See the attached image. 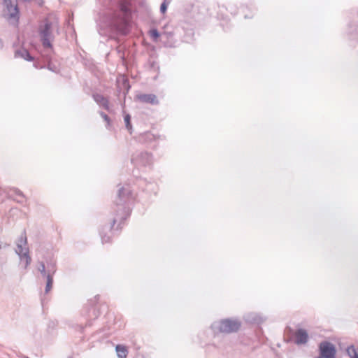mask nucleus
Returning a JSON list of instances; mask_svg holds the SVG:
<instances>
[{
  "label": "nucleus",
  "mask_w": 358,
  "mask_h": 358,
  "mask_svg": "<svg viewBox=\"0 0 358 358\" xmlns=\"http://www.w3.org/2000/svg\"><path fill=\"white\" fill-rule=\"evenodd\" d=\"M131 196V191L129 187H122L119 189L117 198L115 200V215L113 219L112 225L110 227H106L107 229H110V231L117 222H118L117 230L120 229L122 228L120 227L121 224L129 216L131 210L127 203L129 201Z\"/></svg>",
  "instance_id": "f257e3e1"
},
{
  "label": "nucleus",
  "mask_w": 358,
  "mask_h": 358,
  "mask_svg": "<svg viewBox=\"0 0 358 358\" xmlns=\"http://www.w3.org/2000/svg\"><path fill=\"white\" fill-rule=\"evenodd\" d=\"M131 22V3L127 0H121L119 10L114 13L113 26L122 34L127 35L130 31Z\"/></svg>",
  "instance_id": "f03ea898"
},
{
  "label": "nucleus",
  "mask_w": 358,
  "mask_h": 358,
  "mask_svg": "<svg viewBox=\"0 0 358 358\" xmlns=\"http://www.w3.org/2000/svg\"><path fill=\"white\" fill-rule=\"evenodd\" d=\"M241 322L238 319L226 318L215 322L211 328L215 333L231 334L238 331Z\"/></svg>",
  "instance_id": "7ed1b4c3"
},
{
  "label": "nucleus",
  "mask_w": 358,
  "mask_h": 358,
  "mask_svg": "<svg viewBox=\"0 0 358 358\" xmlns=\"http://www.w3.org/2000/svg\"><path fill=\"white\" fill-rule=\"evenodd\" d=\"M38 32L43 46L44 48H52L51 41L54 39L52 22L48 18H45L41 22L38 26Z\"/></svg>",
  "instance_id": "20e7f679"
},
{
  "label": "nucleus",
  "mask_w": 358,
  "mask_h": 358,
  "mask_svg": "<svg viewBox=\"0 0 358 358\" xmlns=\"http://www.w3.org/2000/svg\"><path fill=\"white\" fill-rule=\"evenodd\" d=\"M131 162L136 169L146 167L152 164V157L148 152L136 151L132 155Z\"/></svg>",
  "instance_id": "39448f33"
},
{
  "label": "nucleus",
  "mask_w": 358,
  "mask_h": 358,
  "mask_svg": "<svg viewBox=\"0 0 358 358\" xmlns=\"http://www.w3.org/2000/svg\"><path fill=\"white\" fill-rule=\"evenodd\" d=\"M336 346L329 341H322L319 344V355L315 358H336Z\"/></svg>",
  "instance_id": "423d86ee"
},
{
  "label": "nucleus",
  "mask_w": 358,
  "mask_h": 358,
  "mask_svg": "<svg viewBox=\"0 0 358 358\" xmlns=\"http://www.w3.org/2000/svg\"><path fill=\"white\" fill-rule=\"evenodd\" d=\"M17 249L15 250V252L19 255L20 259L22 261L24 259H25V266L24 268L27 267L31 264V258L29 255V249L27 248L25 252H23L22 243L26 245L27 243V239L25 234V231H24L23 234L20 236L19 238Z\"/></svg>",
  "instance_id": "0eeeda50"
},
{
  "label": "nucleus",
  "mask_w": 358,
  "mask_h": 358,
  "mask_svg": "<svg viewBox=\"0 0 358 358\" xmlns=\"http://www.w3.org/2000/svg\"><path fill=\"white\" fill-rule=\"evenodd\" d=\"M3 3L6 9L8 19L9 20H13L15 23H17L20 18V12L17 0H3Z\"/></svg>",
  "instance_id": "6e6552de"
},
{
  "label": "nucleus",
  "mask_w": 358,
  "mask_h": 358,
  "mask_svg": "<svg viewBox=\"0 0 358 358\" xmlns=\"http://www.w3.org/2000/svg\"><path fill=\"white\" fill-rule=\"evenodd\" d=\"M136 99L141 103H150L151 105L156 106L159 103L157 96L154 94H140L136 95Z\"/></svg>",
  "instance_id": "1a4fd4ad"
},
{
  "label": "nucleus",
  "mask_w": 358,
  "mask_h": 358,
  "mask_svg": "<svg viewBox=\"0 0 358 358\" xmlns=\"http://www.w3.org/2000/svg\"><path fill=\"white\" fill-rule=\"evenodd\" d=\"M295 341L294 343L297 345H304L308 341V334L306 330L303 329H298L294 334Z\"/></svg>",
  "instance_id": "9d476101"
},
{
  "label": "nucleus",
  "mask_w": 358,
  "mask_h": 358,
  "mask_svg": "<svg viewBox=\"0 0 358 358\" xmlns=\"http://www.w3.org/2000/svg\"><path fill=\"white\" fill-rule=\"evenodd\" d=\"M15 57H21L28 62H31L34 60V57H32L30 55L29 52L24 48L15 50Z\"/></svg>",
  "instance_id": "9b49d317"
},
{
  "label": "nucleus",
  "mask_w": 358,
  "mask_h": 358,
  "mask_svg": "<svg viewBox=\"0 0 358 358\" xmlns=\"http://www.w3.org/2000/svg\"><path fill=\"white\" fill-rule=\"evenodd\" d=\"M94 100L100 106H101L104 109L109 110V103L107 98L103 96L100 94H93Z\"/></svg>",
  "instance_id": "f8f14e48"
},
{
  "label": "nucleus",
  "mask_w": 358,
  "mask_h": 358,
  "mask_svg": "<svg viewBox=\"0 0 358 358\" xmlns=\"http://www.w3.org/2000/svg\"><path fill=\"white\" fill-rule=\"evenodd\" d=\"M115 350L119 358H127L128 350L127 348L122 345H117Z\"/></svg>",
  "instance_id": "ddd939ff"
},
{
  "label": "nucleus",
  "mask_w": 358,
  "mask_h": 358,
  "mask_svg": "<svg viewBox=\"0 0 358 358\" xmlns=\"http://www.w3.org/2000/svg\"><path fill=\"white\" fill-rule=\"evenodd\" d=\"M247 320L251 323L260 324L264 322L263 318L255 313L250 314L247 316Z\"/></svg>",
  "instance_id": "4468645a"
},
{
  "label": "nucleus",
  "mask_w": 358,
  "mask_h": 358,
  "mask_svg": "<svg viewBox=\"0 0 358 358\" xmlns=\"http://www.w3.org/2000/svg\"><path fill=\"white\" fill-rule=\"evenodd\" d=\"M346 352L350 358H358V352L352 345L348 347Z\"/></svg>",
  "instance_id": "2eb2a0df"
},
{
  "label": "nucleus",
  "mask_w": 358,
  "mask_h": 358,
  "mask_svg": "<svg viewBox=\"0 0 358 358\" xmlns=\"http://www.w3.org/2000/svg\"><path fill=\"white\" fill-rule=\"evenodd\" d=\"M48 274L53 276L56 272V263L55 262H50L47 263Z\"/></svg>",
  "instance_id": "dca6fc26"
},
{
  "label": "nucleus",
  "mask_w": 358,
  "mask_h": 358,
  "mask_svg": "<svg viewBox=\"0 0 358 358\" xmlns=\"http://www.w3.org/2000/svg\"><path fill=\"white\" fill-rule=\"evenodd\" d=\"M46 278H47V282H46L45 292L46 294H48L51 290V289L52 287L53 276H51L50 275H47Z\"/></svg>",
  "instance_id": "f3484780"
},
{
  "label": "nucleus",
  "mask_w": 358,
  "mask_h": 358,
  "mask_svg": "<svg viewBox=\"0 0 358 358\" xmlns=\"http://www.w3.org/2000/svg\"><path fill=\"white\" fill-rule=\"evenodd\" d=\"M11 191L13 192V193L17 196L20 198V199H14L16 200L18 203H22L23 200H24V195L22 193V192H21L20 189H18L17 188H14Z\"/></svg>",
  "instance_id": "a211bd4d"
},
{
  "label": "nucleus",
  "mask_w": 358,
  "mask_h": 358,
  "mask_svg": "<svg viewBox=\"0 0 358 358\" xmlns=\"http://www.w3.org/2000/svg\"><path fill=\"white\" fill-rule=\"evenodd\" d=\"M124 122H125L126 128L128 129V131L130 133H131V130L132 129V125H131V116H130V115L127 114L124 117Z\"/></svg>",
  "instance_id": "6ab92c4d"
},
{
  "label": "nucleus",
  "mask_w": 358,
  "mask_h": 358,
  "mask_svg": "<svg viewBox=\"0 0 358 358\" xmlns=\"http://www.w3.org/2000/svg\"><path fill=\"white\" fill-rule=\"evenodd\" d=\"M150 36L152 38L154 41H157L159 37L160 36V34L157 29H152L149 31Z\"/></svg>",
  "instance_id": "aec40b11"
},
{
  "label": "nucleus",
  "mask_w": 358,
  "mask_h": 358,
  "mask_svg": "<svg viewBox=\"0 0 358 358\" xmlns=\"http://www.w3.org/2000/svg\"><path fill=\"white\" fill-rule=\"evenodd\" d=\"M142 137L143 138V141L145 142H151L155 139V136L150 132L144 134Z\"/></svg>",
  "instance_id": "412c9836"
},
{
  "label": "nucleus",
  "mask_w": 358,
  "mask_h": 358,
  "mask_svg": "<svg viewBox=\"0 0 358 358\" xmlns=\"http://www.w3.org/2000/svg\"><path fill=\"white\" fill-rule=\"evenodd\" d=\"M38 269L43 276H47L48 269L46 270L45 264L43 262L39 263V266Z\"/></svg>",
  "instance_id": "4be33fe9"
},
{
  "label": "nucleus",
  "mask_w": 358,
  "mask_h": 358,
  "mask_svg": "<svg viewBox=\"0 0 358 358\" xmlns=\"http://www.w3.org/2000/svg\"><path fill=\"white\" fill-rule=\"evenodd\" d=\"M122 86H123L124 89L126 91V92H124V94L128 93V92H129L130 87H131L128 79H127V78H124L123 79V80H122Z\"/></svg>",
  "instance_id": "5701e85b"
},
{
  "label": "nucleus",
  "mask_w": 358,
  "mask_h": 358,
  "mask_svg": "<svg viewBox=\"0 0 358 358\" xmlns=\"http://www.w3.org/2000/svg\"><path fill=\"white\" fill-rule=\"evenodd\" d=\"M169 3H170V1H167L166 0H164V1L162 3V4H161V6H160V12H161L162 13H163V14H164V13H165L166 12V10H167V7H168V5H169Z\"/></svg>",
  "instance_id": "b1692460"
},
{
  "label": "nucleus",
  "mask_w": 358,
  "mask_h": 358,
  "mask_svg": "<svg viewBox=\"0 0 358 358\" xmlns=\"http://www.w3.org/2000/svg\"><path fill=\"white\" fill-rule=\"evenodd\" d=\"M99 115L101 116V117L106 122L107 124H106V127L107 128H109L110 127V117L108 116V115H106L105 113L102 112V111H100L99 112Z\"/></svg>",
  "instance_id": "393cba45"
},
{
  "label": "nucleus",
  "mask_w": 358,
  "mask_h": 358,
  "mask_svg": "<svg viewBox=\"0 0 358 358\" xmlns=\"http://www.w3.org/2000/svg\"><path fill=\"white\" fill-rule=\"evenodd\" d=\"M103 230V229H102ZM100 236L101 238L102 243H109L110 241V236L103 234V231H100Z\"/></svg>",
  "instance_id": "a878e982"
},
{
  "label": "nucleus",
  "mask_w": 358,
  "mask_h": 358,
  "mask_svg": "<svg viewBox=\"0 0 358 358\" xmlns=\"http://www.w3.org/2000/svg\"><path fill=\"white\" fill-rule=\"evenodd\" d=\"M47 68L51 71H53V72L57 71V67L55 66V65L52 64L50 62H48Z\"/></svg>",
  "instance_id": "bb28decb"
},
{
  "label": "nucleus",
  "mask_w": 358,
  "mask_h": 358,
  "mask_svg": "<svg viewBox=\"0 0 358 358\" xmlns=\"http://www.w3.org/2000/svg\"><path fill=\"white\" fill-rule=\"evenodd\" d=\"M92 310L93 312V315L94 316V318L98 317V316L99 315V311L96 310L95 308H92Z\"/></svg>",
  "instance_id": "cd10ccee"
},
{
  "label": "nucleus",
  "mask_w": 358,
  "mask_h": 358,
  "mask_svg": "<svg viewBox=\"0 0 358 358\" xmlns=\"http://www.w3.org/2000/svg\"><path fill=\"white\" fill-rule=\"evenodd\" d=\"M34 66L36 68H42V66L39 67L38 64L36 62H35V63L34 64Z\"/></svg>",
  "instance_id": "c85d7f7f"
},
{
  "label": "nucleus",
  "mask_w": 358,
  "mask_h": 358,
  "mask_svg": "<svg viewBox=\"0 0 358 358\" xmlns=\"http://www.w3.org/2000/svg\"><path fill=\"white\" fill-rule=\"evenodd\" d=\"M165 35H166L167 36H173V34L172 33H166Z\"/></svg>",
  "instance_id": "c756f323"
},
{
  "label": "nucleus",
  "mask_w": 358,
  "mask_h": 358,
  "mask_svg": "<svg viewBox=\"0 0 358 358\" xmlns=\"http://www.w3.org/2000/svg\"><path fill=\"white\" fill-rule=\"evenodd\" d=\"M2 46H3V43H2L1 40L0 39V48H1Z\"/></svg>",
  "instance_id": "7c9ffc66"
},
{
  "label": "nucleus",
  "mask_w": 358,
  "mask_h": 358,
  "mask_svg": "<svg viewBox=\"0 0 358 358\" xmlns=\"http://www.w3.org/2000/svg\"><path fill=\"white\" fill-rule=\"evenodd\" d=\"M91 324H91V322H88L87 323V324H86V325H87V326H90Z\"/></svg>",
  "instance_id": "2f4dec72"
},
{
  "label": "nucleus",
  "mask_w": 358,
  "mask_h": 358,
  "mask_svg": "<svg viewBox=\"0 0 358 358\" xmlns=\"http://www.w3.org/2000/svg\"><path fill=\"white\" fill-rule=\"evenodd\" d=\"M154 65H155V62H152V66L153 67V66H154Z\"/></svg>",
  "instance_id": "473e14b6"
},
{
  "label": "nucleus",
  "mask_w": 358,
  "mask_h": 358,
  "mask_svg": "<svg viewBox=\"0 0 358 358\" xmlns=\"http://www.w3.org/2000/svg\"><path fill=\"white\" fill-rule=\"evenodd\" d=\"M134 172H135V171L134 170V171H133V175H134V176H136Z\"/></svg>",
  "instance_id": "72a5a7b5"
},
{
  "label": "nucleus",
  "mask_w": 358,
  "mask_h": 358,
  "mask_svg": "<svg viewBox=\"0 0 358 358\" xmlns=\"http://www.w3.org/2000/svg\"><path fill=\"white\" fill-rule=\"evenodd\" d=\"M27 358H29V357H27Z\"/></svg>",
  "instance_id": "f704fd0d"
}]
</instances>
